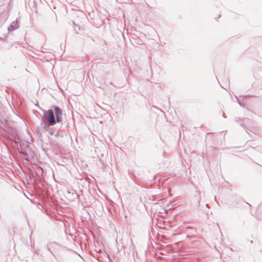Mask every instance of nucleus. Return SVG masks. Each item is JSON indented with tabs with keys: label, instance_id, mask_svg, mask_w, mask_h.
<instances>
[{
	"label": "nucleus",
	"instance_id": "1",
	"mask_svg": "<svg viewBox=\"0 0 262 262\" xmlns=\"http://www.w3.org/2000/svg\"><path fill=\"white\" fill-rule=\"evenodd\" d=\"M43 112V118L48 122V124L43 121H41L40 125L42 129L48 132L50 135L54 134V131L49 125H54L57 123H59L62 121L63 112L61 108L58 106L53 105L52 109L47 111L42 110Z\"/></svg>",
	"mask_w": 262,
	"mask_h": 262
},
{
	"label": "nucleus",
	"instance_id": "2",
	"mask_svg": "<svg viewBox=\"0 0 262 262\" xmlns=\"http://www.w3.org/2000/svg\"><path fill=\"white\" fill-rule=\"evenodd\" d=\"M239 124L248 133H249L248 130L254 133L257 132V129L254 127V121L249 118H244Z\"/></svg>",
	"mask_w": 262,
	"mask_h": 262
},
{
	"label": "nucleus",
	"instance_id": "3",
	"mask_svg": "<svg viewBox=\"0 0 262 262\" xmlns=\"http://www.w3.org/2000/svg\"><path fill=\"white\" fill-rule=\"evenodd\" d=\"M252 86L255 87L257 89L261 90L262 78L257 79L256 81L252 84Z\"/></svg>",
	"mask_w": 262,
	"mask_h": 262
},
{
	"label": "nucleus",
	"instance_id": "4",
	"mask_svg": "<svg viewBox=\"0 0 262 262\" xmlns=\"http://www.w3.org/2000/svg\"><path fill=\"white\" fill-rule=\"evenodd\" d=\"M18 28L17 20L13 21L8 28V30L9 32L13 31Z\"/></svg>",
	"mask_w": 262,
	"mask_h": 262
},
{
	"label": "nucleus",
	"instance_id": "5",
	"mask_svg": "<svg viewBox=\"0 0 262 262\" xmlns=\"http://www.w3.org/2000/svg\"><path fill=\"white\" fill-rule=\"evenodd\" d=\"M36 132H37V134L38 136L39 137H42V133L41 132V129H40L39 127H38L37 128Z\"/></svg>",
	"mask_w": 262,
	"mask_h": 262
},
{
	"label": "nucleus",
	"instance_id": "6",
	"mask_svg": "<svg viewBox=\"0 0 262 262\" xmlns=\"http://www.w3.org/2000/svg\"><path fill=\"white\" fill-rule=\"evenodd\" d=\"M242 97H245V98H246V97H256L257 96L254 95H247L242 96Z\"/></svg>",
	"mask_w": 262,
	"mask_h": 262
},
{
	"label": "nucleus",
	"instance_id": "7",
	"mask_svg": "<svg viewBox=\"0 0 262 262\" xmlns=\"http://www.w3.org/2000/svg\"><path fill=\"white\" fill-rule=\"evenodd\" d=\"M239 120H242L240 118H235V121L238 122Z\"/></svg>",
	"mask_w": 262,
	"mask_h": 262
},
{
	"label": "nucleus",
	"instance_id": "8",
	"mask_svg": "<svg viewBox=\"0 0 262 262\" xmlns=\"http://www.w3.org/2000/svg\"><path fill=\"white\" fill-rule=\"evenodd\" d=\"M59 135V131H58V132H57L55 134V136L56 137H57V136H58Z\"/></svg>",
	"mask_w": 262,
	"mask_h": 262
},
{
	"label": "nucleus",
	"instance_id": "9",
	"mask_svg": "<svg viewBox=\"0 0 262 262\" xmlns=\"http://www.w3.org/2000/svg\"><path fill=\"white\" fill-rule=\"evenodd\" d=\"M164 211L166 214H167L168 210L167 209H164Z\"/></svg>",
	"mask_w": 262,
	"mask_h": 262
},
{
	"label": "nucleus",
	"instance_id": "10",
	"mask_svg": "<svg viewBox=\"0 0 262 262\" xmlns=\"http://www.w3.org/2000/svg\"><path fill=\"white\" fill-rule=\"evenodd\" d=\"M206 206L207 208H209V204H206Z\"/></svg>",
	"mask_w": 262,
	"mask_h": 262
},
{
	"label": "nucleus",
	"instance_id": "11",
	"mask_svg": "<svg viewBox=\"0 0 262 262\" xmlns=\"http://www.w3.org/2000/svg\"><path fill=\"white\" fill-rule=\"evenodd\" d=\"M223 117H224V118H226V117L225 116V115L224 114L223 115Z\"/></svg>",
	"mask_w": 262,
	"mask_h": 262
},
{
	"label": "nucleus",
	"instance_id": "12",
	"mask_svg": "<svg viewBox=\"0 0 262 262\" xmlns=\"http://www.w3.org/2000/svg\"><path fill=\"white\" fill-rule=\"evenodd\" d=\"M48 250H49V251L50 252H52L51 251V250H50V249H49Z\"/></svg>",
	"mask_w": 262,
	"mask_h": 262
},
{
	"label": "nucleus",
	"instance_id": "13",
	"mask_svg": "<svg viewBox=\"0 0 262 262\" xmlns=\"http://www.w3.org/2000/svg\"><path fill=\"white\" fill-rule=\"evenodd\" d=\"M247 203L248 204V205L251 206L250 204H249L248 203Z\"/></svg>",
	"mask_w": 262,
	"mask_h": 262
}]
</instances>
